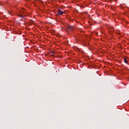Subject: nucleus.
<instances>
[{
	"instance_id": "nucleus-1",
	"label": "nucleus",
	"mask_w": 129,
	"mask_h": 129,
	"mask_svg": "<svg viewBox=\"0 0 129 129\" xmlns=\"http://www.w3.org/2000/svg\"><path fill=\"white\" fill-rule=\"evenodd\" d=\"M58 14H59V15H63V14H64V12L62 11L61 9H59L58 10Z\"/></svg>"
},
{
	"instance_id": "nucleus-2",
	"label": "nucleus",
	"mask_w": 129,
	"mask_h": 129,
	"mask_svg": "<svg viewBox=\"0 0 129 129\" xmlns=\"http://www.w3.org/2000/svg\"><path fill=\"white\" fill-rule=\"evenodd\" d=\"M25 12H26V10H25V9L24 8L22 9V10H21V13L22 14H23V13H25Z\"/></svg>"
},
{
	"instance_id": "nucleus-6",
	"label": "nucleus",
	"mask_w": 129,
	"mask_h": 129,
	"mask_svg": "<svg viewBox=\"0 0 129 129\" xmlns=\"http://www.w3.org/2000/svg\"><path fill=\"white\" fill-rule=\"evenodd\" d=\"M9 15H12V13L10 12H9Z\"/></svg>"
},
{
	"instance_id": "nucleus-4",
	"label": "nucleus",
	"mask_w": 129,
	"mask_h": 129,
	"mask_svg": "<svg viewBox=\"0 0 129 129\" xmlns=\"http://www.w3.org/2000/svg\"><path fill=\"white\" fill-rule=\"evenodd\" d=\"M124 61L125 63H126L127 64V60H126V58H124Z\"/></svg>"
},
{
	"instance_id": "nucleus-3",
	"label": "nucleus",
	"mask_w": 129,
	"mask_h": 129,
	"mask_svg": "<svg viewBox=\"0 0 129 129\" xmlns=\"http://www.w3.org/2000/svg\"><path fill=\"white\" fill-rule=\"evenodd\" d=\"M56 36H57L58 38H60V37H61V35H60V34H56Z\"/></svg>"
},
{
	"instance_id": "nucleus-5",
	"label": "nucleus",
	"mask_w": 129,
	"mask_h": 129,
	"mask_svg": "<svg viewBox=\"0 0 129 129\" xmlns=\"http://www.w3.org/2000/svg\"><path fill=\"white\" fill-rule=\"evenodd\" d=\"M18 16H19V17H21V18H23V15H21V14H19Z\"/></svg>"
}]
</instances>
